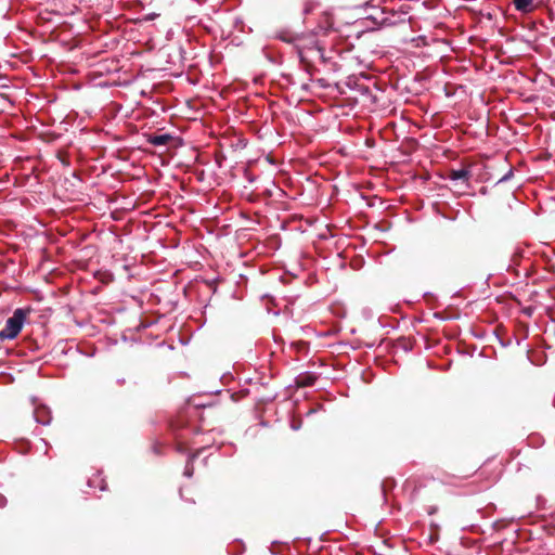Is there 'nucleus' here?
I'll use <instances>...</instances> for the list:
<instances>
[{"mask_svg":"<svg viewBox=\"0 0 555 555\" xmlns=\"http://www.w3.org/2000/svg\"><path fill=\"white\" fill-rule=\"evenodd\" d=\"M284 41L294 42L298 51L300 63L309 74H312V54L315 52L319 41L314 35H295L291 38L282 37Z\"/></svg>","mask_w":555,"mask_h":555,"instance_id":"obj_1","label":"nucleus"},{"mask_svg":"<svg viewBox=\"0 0 555 555\" xmlns=\"http://www.w3.org/2000/svg\"><path fill=\"white\" fill-rule=\"evenodd\" d=\"M28 313L29 309H16L13 315L7 320L4 327L0 331V340L3 341L16 338L23 328Z\"/></svg>","mask_w":555,"mask_h":555,"instance_id":"obj_2","label":"nucleus"},{"mask_svg":"<svg viewBox=\"0 0 555 555\" xmlns=\"http://www.w3.org/2000/svg\"><path fill=\"white\" fill-rule=\"evenodd\" d=\"M472 172L469 168L451 169L448 173V178L451 181L459 182L462 185L468 186Z\"/></svg>","mask_w":555,"mask_h":555,"instance_id":"obj_3","label":"nucleus"},{"mask_svg":"<svg viewBox=\"0 0 555 555\" xmlns=\"http://www.w3.org/2000/svg\"><path fill=\"white\" fill-rule=\"evenodd\" d=\"M34 416L36 422L42 425L50 424L52 420L51 411L46 405H38L34 411Z\"/></svg>","mask_w":555,"mask_h":555,"instance_id":"obj_4","label":"nucleus"},{"mask_svg":"<svg viewBox=\"0 0 555 555\" xmlns=\"http://www.w3.org/2000/svg\"><path fill=\"white\" fill-rule=\"evenodd\" d=\"M513 4L515 10L522 14L531 13L537 8L534 0H513Z\"/></svg>","mask_w":555,"mask_h":555,"instance_id":"obj_5","label":"nucleus"},{"mask_svg":"<svg viewBox=\"0 0 555 555\" xmlns=\"http://www.w3.org/2000/svg\"><path fill=\"white\" fill-rule=\"evenodd\" d=\"M317 380V376L311 374V373H304V374H300L296 377V386L297 387H310L312 385H314Z\"/></svg>","mask_w":555,"mask_h":555,"instance_id":"obj_6","label":"nucleus"},{"mask_svg":"<svg viewBox=\"0 0 555 555\" xmlns=\"http://www.w3.org/2000/svg\"><path fill=\"white\" fill-rule=\"evenodd\" d=\"M171 140L169 134L151 135L149 142L155 146L166 145Z\"/></svg>","mask_w":555,"mask_h":555,"instance_id":"obj_7","label":"nucleus"},{"mask_svg":"<svg viewBox=\"0 0 555 555\" xmlns=\"http://www.w3.org/2000/svg\"><path fill=\"white\" fill-rule=\"evenodd\" d=\"M314 55L319 56V59H320L323 63H325V62H326V57H325V55H324V49H323L320 44L317 47L315 52L312 54V56H314Z\"/></svg>","mask_w":555,"mask_h":555,"instance_id":"obj_8","label":"nucleus"},{"mask_svg":"<svg viewBox=\"0 0 555 555\" xmlns=\"http://www.w3.org/2000/svg\"><path fill=\"white\" fill-rule=\"evenodd\" d=\"M367 20H372L374 24H377L379 26L388 25L386 17L382 18L380 21H377L375 16L370 15L367 16Z\"/></svg>","mask_w":555,"mask_h":555,"instance_id":"obj_9","label":"nucleus"},{"mask_svg":"<svg viewBox=\"0 0 555 555\" xmlns=\"http://www.w3.org/2000/svg\"><path fill=\"white\" fill-rule=\"evenodd\" d=\"M5 503V498L0 494V507L3 506Z\"/></svg>","mask_w":555,"mask_h":555,"instance_id":"obj_10","label":"nucleus"}]
</instances>
